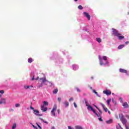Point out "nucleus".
Here are the masks:
<instances>
[{
    "instance_id": "1",
    "label": "nucleus",
    "mask_w": 129,
    "mask_h": 129,
    "mask_svg": "<svg viewBox=\"0 0 129 129\" xmlns=\"http://www.w3.org/2000/svg\"><path fill=\"white\" fill-rule=\"evenodd\" d=\"M112 35L117 37L119 40H122V39H124V36H121V34L118 32V31L114 28H112Z\"/></svg>"
},
{
    "instance_id": "2",
    "label": "nucleus",
    "mask_w": 129,
    "mask_h": 129,
    "mask_svg": "<svg viewBox=\"0 0 129 129\" xmlns=\"http://www.w3.org/2000/svg\"><path fill=\"white\" fill-rule=\"evenodd\" d=\"M119 117L123 124H124V125L126 124V122H127V120H126V119H125V118H124L123 114H119Z\"/></svg>"
},
{
    "instance_id": "3",
    "label": "nucleus",
    "mask_w": 129,
    "mask_h": 129,
    "mask_svg": "<svg viewBox=\"0 0 129 129\" xmlns=\"http://www.w3.org/2000/svg\"><path fill=\"white\" fill-rule=\"evenodd\" d=\"M56 110H57V104H55L51 111V113L53 115V116H56V114L55 113V111H56Z\"/></svg>"
},
{
    "instance_id": "4",
    "label": "nucleus",
    "mask_w": 129,
    "mask_h": 129,
    "mask_svg": "<svg viewBox=\"0 0 129 129\" xmlns=\"http://www.w3.org/2000/svg\"><path fill=\"white\" fill-rule=\"evenodd\" d=\"M40 80H42V82L43 83V84H45V82H48V83H50V86H52V85H53V84H52V83H51L50 82H49L48 81H47V79H46V77L44 78H40L39 79Z\"/></svg>"
},
{
    "instance_id": "5",
    "label": "nucleus",
    "mask_w": 129,
    "mask_h": 129,
    "mask_svg": "<svg viewBox=\"0 0 129 129\" xmlns=\"http://www.w3.org/2000/svg\"><path fill=\"white\" fill-rule=\"evenodd\" d=\"M103 93L105 94L106 95H110L111 94V91L106 90L105 91H103Z\"/></svg>"
},
{
    "instance_id": "6",
    "label": "nucleus",
    "mask_w": 129,
    "mask_h": 129,
    "mask_svg": "<svg viewBox=\"0 0 129 129\" xmlns=\"http://www.w3.org/2000/svg\"><path fill=\"white\" fill-rule=\"evenodd\" d=\"M34 112H35V114L36 115H38V116H42L43 115L42 114H40V111L38 110H34Z\"/></svg>"
},
{
    "instance_id": "7",
    "label": "nucleus",
    "mask_w": 129,
    "mask_h": 129,
    "mask_svg": "<svg viewBox=\"0 0 129 129\" xmlns=\"http://www.w3.org/2000/svg\"><path fill=\"white\" fill-rule=\"evenodd\" d=\"M84 15L88 18L89 21H90V15H89V14L87 12H84Z\"/></svg>"
},
{
    "instance_id": "8",
    "label": "nucleus",
    "mask_w": 129,
    "mask_h": 129,
    "mask_svg": "<svg viewBox=\"0 0 129 129\" xmlns=\"http://www.w3.org/2000/svg\"><path fill=\"white\" fill-rule=\"evenodd\" d=\"M41 109L42 110L43 112L47 111V110L48 109L47 107H45V106L42 105L41 107Z\"/></svg>"
},
{
    "instance_id": "9",
    "label": "nucleus",
    "mask_w": 129,
    "mask_h": 129,
    "mask_svg": "<svg viewBox=\"0 0 129 129\" xmlns=\"http://www.w3.org/2000/svg\"><path fill=\"white\" fill-rule=\"evenodd\" d=\"M101 105H102L104 111L105 112H107V108L105 107V105H104V104H103V103H101Z\"/></svg>"
},
{
    "instance_id": "10",
    "label": "nucleus",
    "mask_w": 129,
    "mask_h": 129,
    "mask_svg": "<svg viewBox=\"0 0 129 129\" xmlns=\"http://www.w3.org/2000/svg\"><path fill=\"white\" fill-rule=\"evenodd\" d=\"M0 104H6V99L2 98L0 101Z\"/></svg>"
},
{
    "instance_id": "11",
    "label": "nucleus",
    "mask_w": 129,
    "mask_h": 129,
    "mask_svg": "<svg viewBox=\"0 0 129 129\" xmlns=\"http://www.w3.org/2000/svg\"><path fill=\"white\" fill-rule=\"evenodd\" d=\"M119 72H120L121 73H127V71H126V70L120 69Z\"/></svg>"
},
{
    "instance_id": "12",
    "label": "nucleus",
    "mask_w": 129,
    "mask_h": 129,
    "mask_svg": "<svg viewBox=\"0 0 129 129\" xmlns=\"http://www.w3.org/2000/svg\"><path fill=\"white\" fill-rule=\"evenodd\" d=\"M122 106H124L125 108H127V107H128V104H127V102H125L123 103Z\"/></svg>"
},
{
    "instance_id": "13",
    "label": "nucleus",
    "mask_w": 129,
    "mask_h": 129,
    "mask_svg": "<svg viewBox=\"0 0 129 129\" xmlns=\"http://www.w3.org/2000/svg\"><path fill=\"white\" fill-rule=\"evenodd\" d=\"M123 47H124V44H121V45H120L118 46V49L119 50H120V49H122V48H123Z\"/></svg>"
},
{
    "instance_id": "14",
    "label": "nucleus",
    "mask_w": 129,
    "mask_h": 129,
    "mask_svg": "<svg viewBox=\"0 0 129 129\" xmlns=\"http://www.w3.org/2000/svg\"><path fill=\"white\" fill-rule=\"evenodd\" d=\"M113 120L112 119H110L109 120H108L106 121V123L109 124V123H112Z\"/></svg>"
},
{
    "instance_id": "15",
    "label": "nucleus",
    "mask_w": 129,
    "mask_h": 129,
    "mask_svg": "<svg viewBox=\"0 0 129 129\" xmlns=\"http://www.w3.org/2000/svg\"><path fill=\"white\" fill-rule=\"evenodd\" d=\"M75 129H83L81 126L80 125H76L75 126Z\"/></svg>"
},
{
    "instance_id": "16",
    "label": "nucleus",
    "mask_w": 129,
    "mask_h": 129,
    "mask_svg": "<svg viewBox=\"0 0 129 129\" xmlns=\"http://www.w3.org/2000/svg\"><path fill=\"white\" fill-rule=\"evenodd\" d=\"M57 92H58V89H55L53 91V94H57Z\"/></svg>"
},
{
    "instance_id": "17",
    "label": "nucleus",
    "mask_w": 129,
    "mask_h": 129,
    "mask_svg": "<svg viewBox=\"0 0 129 129\" xmlns=\"http://www.w3.org/2000/svg\"><path fill=\"white\" fill-rule=\"evenodd\" d=\"M99 60L100 61V65L102 66L103 65V62L102 61V60H101V58L100 57H99Z\"/></svg>"
},
{
    "instance_id": "18",
    "label": "nucleus",
    "mask_w": 129,
    "mask_h": 129,
    "mask_svg": "<svg viewBox=\"0 0 129 129\" xmlns=\"http://www.w3.org/2000/svg\"><path fill=\"white\" fill-rule=\"evenodd\" d=\"M28 63H32V62H33V58H28Z\"/></svg>"
},
{
    "instance_id": "19",
    "label": "nucleus",
    "mask_w": 129,
    "mask_h": 129,
    "mask_svg": "<svg viewBox=\"0 0 129 129\" xmlns=\"http://www.w3.org/2000/svg\"><path fill=\"white\" fill-rule=\"evenodd\" d=\"M96 41H98V43H101V39L100 38H97Z\"/></svg>"
},
{
    "instance_id": "20",
    "label": "nucleus",
    "mask_w": 129,
    "mask_h": 129,
    "mask_svg": "<svg viewBox=\"0 0 129 129\" xmlns=\"http://www.w3.org/2000/svg\"><path fill=\"white\" fill-rule=\"evenodd\" d=\"M84 100H85V103L86 106H87V107L89 106V104H88L87 100H86V99H85Z\"/></svg>"
},
{
    "instance_id": "21",
    "label": "nucleus",
    "mask_w": 129,
    "mask_h": 129,
    "mask_svg": "<svg viewBox=\"0 0 129 129\" xmlns=\"http://www.w3.org/2000/svg\"><path fill=\"white\" fill-rule=\"evenodd\" d=\"M88 109H89V110H92L93 109V108H92V106L89 105L88 106Z\"/></svg>"
},
{
    "instance_id": "22",
    "label": "nucleus",
    "mask_w": 129,
    "mask_h": 129,
    "mask_svg": "<svg viewBox=\"0 0 129 129\" xmlns=\"http://www.w3.org/2000/svg\"><path fill=\"white\" fill-rule=\"evenodd\" d=\"M64 104H65L66 107H67V106H68V105H69V102H64Z\"/></svg>"
},
{
    "instance_id": "23",
    "label": "nucleus",
    "mask_w": 129,
    "mask_h": 129,
    "mask_svg": "<svg viewBox=\"0 0 129 129\" xmlns=\"http://www.w3.org/2000/svg\"><path fill=\"white\" fill-rule=\"evenodd\" d=\"M16 126H17V124H16V123H14V124H13V126H12V129H15V128H16Z\"/></svg>"
},
{
    "instance_id": "24",
    "label": "nucleus",
    "mask_w": 129,
    "mask_h": 129,
    "mask_svg": "<svg viewBox=\"0 0 129 129\" xmlns=\"http://www.w3.org/2000/svg\"><path fill=\"white\" fill-rule=\"evenodd\" d=\"M110 101H111V99H110L107 100V103L108 105H109V103H110Z\"/></svg>"
},
{
    "instance_id": "25",
    "label": "nucleus",
    "mask_w": 129,
    "mask_h": 129,
    "mask_svg": "<svg viewBox=\"0 0 129 129\" xmlns=\"http://www.w3.org/2000/svg\"><path fill=\"white\" fill-rule=\"evenodd\" d=\"M78 8L79 10H83V7L81 5L79 6Z\"/></svg>"
},
{
    "instance_id": "26",
    "label": "nucleus",
    "mask_w": 129,
    "mask_h": 129,
    "mask_svg": "<svg viewBox=\"0 0 129 129\" xmlns=\"http://www.w3.org/2000/svg\"><path fill=\"white\" fill-rule=\"evenodd\" d=\"M77 68H78L77 66H75V65L73 66V69H74V70H77V69H76Z\"/></svg>"
},
{
    "instance_id": "27",
    "label": "nucleus",
    "mask_w": 129,
    "mask_h": 129,
    "mask_svg": "<svg viewBox=\"0 0 129 129\" xmlns=\"http://www.w3.org/2000/svg\"><path fill=\"white\" fill-rule=\"evenodd\" d=\"M40 119L41 120L43 121V122H44V123H46L47 124H48V122L47 121L44 120V119L42 118H40Z\"/></svg>"
},
{
    "instance_id": "28",
    "label": "nucleus",
    "mask_w": 129,
    "mask_h": 129,
    "mask_svg": "<svg viewBox=\"0 0 129 129\" xmlns=\"http://www.w3.org/2000/svg\"><path fill=\"white\" fill-rule=\"evenodd\" d=\"M43 104H44V105L48 106V103L47 101H44Z\"/></svg>"
},
{
    "instance_id": "29",
    "label": "nucleus",
    "mask_w": 129,
    "mask_h": 129,
    "mask_svg": "<svg viewBox=\"0 0 129 129\" xmlns=\"http://www.w3.org/2000/svg\"><path fill=\"white\" fill-rule=\"evenodd\" d=\"M103 60H104L105 61H106V60H107V57L106 56H103Z\"/></svg>"
},
{
    "instance_id": "30",
    "label": "nucleus",
    "mask_w": 129,
    "mask_h": 129,
    "mask_svg": "<svg viewBox=\"0 0 129 129\" xmlns=\"http://www.w3.org/2000/svg\"><path fill=\"white\" fill-rule=\"evenodd\" d=\"M15 106L16 107H20V106H21V105L20 104H16Z\"/></svg>"
},
{
    "instance_id": "31",
    "label": "nucleus",
    "mask_w": 129,
    "mask_h": 129,
    "mask_svg": "<svg viewBox=\"0 0 129 129\" xmlns=\"http://www.w3.org/2000/svg\"><path fill=\"white\" fill-rule=\"evenodd\" d=\"M30 86H26L24 87V88H25V89H29V88H30Z\"/></svg>"
},
{
    "instance_id": "32",
    "label": "nucleus",
    "mask_w": 129,
    "mask_h": 129,
    "mask_svg": "<svg viewBox=\"0 0 129 129\" xmlns=\"http://www.w3.org/2000/svg\"><path fill=\"white\" fill-rule=\"evenodd\" d=\"M76 90L78 92H81L80 89L78 88H76Z\"/></svg>"
},
{
    "instance_id": "33",
    "label": "nucleus",
    "mask_w": 129,
    "mask_h": 129,
    "mask_svg": "<svg viewBox=\"0 0 129 129\" xmlns=\"http://www.w3.org/2000/svg\"><path fill=\"white\" fill-rule=\"evenodd\" d=\"M93 92L95 94H96V95H98V94L97 93V92H96V91L95 90H93Z\"/></svg>"
},
{
    "instance_id": "34",
    "label": "nucleus",
    "mask_w": 129,
    "mask_h": 129,
    "mask_svg": "<svg viewBox=\"0 0 129 129\" xmlns=\"http://www.w3.org/2000/svg\"><path fill=\"white\" fill-rule=\"evenodd\" d=\"M36 124L37 126H38L39 128L42 129V127H41V126L39 124H38V123H36Z\"/></svg>"
},
{
    "instance_id": "35",
    "label": "nucleus",
    "mask_w": 129,
    "mask_h": 129,
    "mask_svg": "<svg viewBox=\"0 0 129 129\" xmlns=\"http://www.w3.org/2000/svg\"><path fill=\"white\" fill-rule=\"evenodd\" d=\"M0 93H1L2 94H4V93H5V91L1 90L0 91Z\"/></svg>"
},
{
    "instance_id": "36",
    "label": "nucleus",
    "mask_w": 129,
    "mask_h": 129,
    "mask_svg": "<svg viewBox=\"0 0 129 129\" xmlns=\"http://www.w3.org/2000/svg\"><path fill=\"white\" fill-rule=\"evenodd\" d=\"M57 100H58L59 102H61V98H57Z\"/></svg>"
},
{
    "instance_id": "37",
    "label": "nucleus",
    "mask_w": 129,
    "mask_h": 129,
    "mask_svg": "<svg viewBox=\"0 0 129 129\" xmlns=\"http://www.w3.org/2000/svg\"><path fill=\"white\" fill-rule=\"evenodd\" d=\"M125 116L127 119H129V115H125Z\"/></svg>"
},
{
    "instance_id": "38",
    "label": "nucleus",
    "mask_w": 129,
    "mask_h": 129,
    "mask_svg": "<svg viewBox=\"0 0 129 129\" xmlns=\"http://www.w3.org/2000/svg\"><path fill=\"white\" fill-rule=\"evenodd\" d=\"M92 111H93V112L94 113H95H95H96V112L95 111V110H94V109H93L92 110Z\"/></svg>"
},
{
    "instance_id": "39",
    "label": "nucleus",
    "mask_w": 129,
    "mask_h": 129,
    "mask_svg": "<svg viewBox=\"0 0 129 129\" xmlns=\"http://www.w3.org/2000/svg\"><path fill=\"white\" fill-rule=\"evenodd\" d=\"M74 99H73V98H71L70 99H69V101H73Z\"/></svg>"
},
{
    "instance_id": "40",
    "label": "nucleus",
    "mask_w": 129,
    "mask_h": 129,
    "mask_svg": "<svg viewBox=\"0 0 129 129\" xmlns=\"http://www.w3.org/2000/svg\"><path fill=\"white\" fill-rule=\"evenodd\" d=\"M74 105L75 107H76V108L77 107V105L76 104V103L74 102Z\"/></svg>"
},
{
    "instance_id": "41",
    "label": "nucleus",
    "mask_w": 129,
    "mask_h": 129,
    "mask_svg": "<svg viewBox=\"0 0 129 129\" xmlns=\"http://www.w3.org/2000/svg\"><path fill=\"white\" fill-rule=\"evenodd\" d=\"M30 109H32V110H33V111H34V110H35V108H34V107H32V106H30Z\"/></svg>"
},
{
    "instance_id": "42",
    "label": "nucleus",
    "mask_w": 129,
    "mask_h": 129,
    "mask_svg": "<svg viewBox=\"0 0 129 129\" xmlns=\"http://www.w3.org/2000/svg\"><path fill=\"white\" fill-rule=\"evenodd\" d=\"M33 127H34V128H35V129H38V127L34 125H32Z\"/></svg>"
},
{
    "instance_id": "43",
    "label": "nucleus",
    "mask_w": 129,
    "mask_h": 129,
    "mask_svg": "<svg viewBox=\"0 0 129 129\" xmlns=\"http://www.w3.org/2000/svg\"><path fill=\"white\" fill-rule=\"evenodd\" d=\"M57 113H58V114H60V109H57Z\"/></svg>"
},
{
    "instance_id": "44",
    "label": "nucleus",
    "mask_w": 129,
    "mask_h": 129,
    "mask_svg": "<svg viewBox=\"0 0 129 129\" xmlns=\"http://www.w3.org/2000/svg\"><path fill=\"white\" fill-rule=\"evenodd\" d=\"M118 125H119V127H120L121 129H122V128L121 127V126L120 125V124L118 123Z\"/></svg>"
},
{
    "instance_id": "45",
    "label": "nucleus",
    "mask_w": 129,
    "mask_h": 129,
    "mask_svg": "<svg viewBox=\"0 0 129 129\" xmlns=\"http://www.w3.org/2000/svg\"><path fill=\"white\" fill-rule=\"evenodd\" d=\"M125 126L126 127V129H129L128 128V126H127V125H126V124H125Z\"/></svg>"
},
{
    "instance_id": "46",
    "label": "nucleus",
    "mask_w": 129,
    "mask_h": 129,
    "mask_svg": "<svg viewBox=\"0 0 129 129\" xmlns=\"http://www.w3.org/2000/svg\"><path fill=\"white\" fill-rule=\"evenodd\" d=\"M99 120H100V121H102L103 120H102V118H99Z\"/></svg>"
},
{
    "instance_id": "47",
    "label": "nucleus",
    "mask_w": 129,
    "mask_h": 129,
    "mask_svg": "<svg viewBox=\"0 0 129 129\" xmlns=\"http://www.w3.org/2000/svg\"><path fill=\"white\" fill-rule=\"evenodd\" d=\"M43 86V84H41V85L39 86L38 87H42Z\"/></svg>"
},
{
    "instance_id": "48",
    "label": "nucleus",
    "mask_w": 129,
    "mask_h": 129,
    "mask_svg": "<svg viewBox=\"0 0 129 129\" xmlns=\"http://www.w3.org/2000/svg\"><path fill=\"white\" fill-rule=\"evenodd\" d=\"M129 42L128 41H126L125 42V44H126V45H127V44H128Z\"/></svg>"
},
{
    "instance_id": "49",
    "label": "nucleus",
    "mask_w": 129,
    "mask_h": 129,
    "mask_svg": "<svg viewBox=\"0 0 129 129\" xmlns=\"http://www.w3.org/2000/svg\"><path fill=\"white\" fill-rule=\"evenodd\" d=\"M35 80H39V77H37V78L35 79Z\"/></svg>"
},
{
    "instance_id": "50",
    "label": "nucleus",
    "mask_w": 129,
    "mask_h": 129,
    "mask_svg": "<svg viewBox=\"0 0 129 129\" xmlns=\"http://www.w3.org/2000/svg\"><path fill=\"white\" fill-rule=\"evenodd\" d=\"M96 115H97V116H98V117H99V115H98V114H97V113H95Z\"/></svg>"
},
{
    "instance_id": "51",
    "label": "nucleus",
    "mask_w": 129,
    "mask_h": 129,
    "mask_svg": "<svg viewBox=\"0 0 129 129\" xmlns=\"http://www.w3.org/2000/svg\"><path fill=\"white\" fill-rule=\"evenodd\" d=\"M32 81L35 80V77L34 76H33V77L32 78Z\"/></svg>"
},
{
    "instance_id": "52",
    "label": "nucleus",
    "mask_w": 129,
    "mask_h": 129,
    "mask_svg": "<svg viewBox=\"0 0 129 129\" xmlns=\"http://www.w3.org/2000/svg\"><path fill=\"white\" fill-rule=\"evenodd\" d=\"M68 128L69 129H72V128H71V126H68Z\"/></svg>"
},
{
    "instance_id": "53",
    "label": "nucleus",
    "mask_w": 129,
    "mask_h": 129,
    "mask_svg": "<svg viewBox=\"0 0 129 129\" xmlns=\"http://www.w3.org/2000/svg\"><path fill=\"white\" fill-rule=\"evenodd\" d=\"M96 108H97V109H98V110H99V108H98V106H96Z\"/></svg>"
},
{
    "instance_id": "54",
    "label": "nucleus",
    "mask_w": 129,
    "mask_h": 129,
    "mask_svg": "<svg viewBox=\"0 0 129 129\" xmlns=\"http://www.w3.org/2000/svg\"><path fill=\"white\" fill-rule=\"evenodd\" d=\"M98 111H99V112H100V113H102V112H101L100 110H98Z\"/></svg>"
},
{
    "instance_id": "55",
    "label": "nucleus",
    "mask_w": 129,
    "mask_h": 129,
    "mask_svg": "<svg viewBox=\"0 0 129 129\" xmlns=\"http://www.w3.org/2000/svg\"><path fill=\"white\" fill-rule=\"evenodd\" d=\"M51 129H55V127L54 126L51 127Z\"/></svg>"
},
{
    "instance_id": "56",
    "label": "nucleus",
    "mask_w": 129,
    "mask_h": 129,
    "mask_svg": "<svg viewBox=\"0 0 129 129\" xmlns=\"http://www.w3.org/2000/svg\"><path fill=\"white\" fill-rule=\"evenodd\" d=\"M120 100H121V101H122V98H120Z\"/></svg>"
},
{
    "instance_id": "57",
    "label": "nucleus",
    "mask_w": 129,
    "mask_h": 129,
    "mask_svg": "<svg viewBox=\"0 0 129 129\" xmlns=\"http://www.w3.org/2000/svg\"><path fill=\"white\" fill-rule=\"evenodd\" d=\"M108 112L109 114H110V111H108Z\"/></svg>"
},
{
    "instance_id": "58",
    "label": "nucleus",
    "mask_w": 129,
    "mask_h": 129,
    "mask_svg": "<svg viewBox=\"0 0 129 129\" xmlns=\"http://www.w3.org/2000/svg\"><path fill=\"white\" fill-rule=\"evenodd\" d=\"M78 0H75V2H77Z\"/></svg>"
},
{
    "instance_id": "59",
    "label": "nucleus",
    "mask_w": 129,
    "mask_h": 129,
    "mask_svg": "<svg viewBox=\"0 0 129 129\" xmlns=\"http://www.w3.org/2000/svg\"><path fill=\"white\" fill-rule=\"evenodd\" d=\"M94 105L95 107H96V106H97L96 105Z\"/></svg>"
},
{
    "instance_id": "60",
    "label": "nucleus",
    "mask_w": 129,
    "mask_h": 129,
    "mask_svg": "<svg viewBox=\"0 0 129 129\" xmlns=\"http://www.w3.org/2000/svg\"><path fill=\"white\" fill-rule=\"evenodd\" d=\"M0 97H2V95H0Z\"/></svg>"
},
{
    "instance_id": "61",
    "label": "nucleus",
    "mask_w": 129,
    "mask_h": 129,
    "mask_svg": "<svg viewBox=\"0 0 129 129\" xmlns=\"http://www.w3.org/2000/svg\"><path fill=\"white\" fill-rule=\"evenodd\" d=\"M91 89H92V87L91 88Z\"/></svg>"
}]
</instances>
